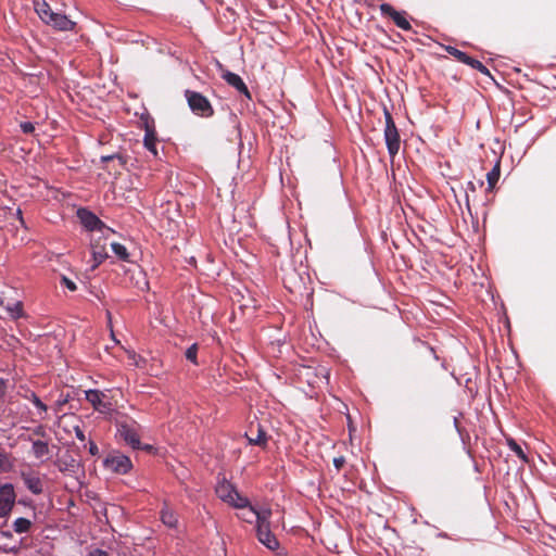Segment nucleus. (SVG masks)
Wrapping results in <instances>:
<instances>
[{"label": "nucleus", "mask_w": 556, "mask_h": 556, "mask_svg": "<svg viewBox=\"0 0 556 556\" xmlns=\"http://www.w3.org/2000/svg\"><path fill=\"white\" fill-rule=\"evenodd\" d=\"M34 8L39 18L58 31H70L76 26V22L63 13L53 11L45 0H34Z\"/></svg>", "instance_id": "f257e3e1"}, {"label": "nucleus", "mask_w": 556, "mask_h": 556, "mask_svg": "<svg viewBox=\"0 0 556 556\" xmlns=\"http://www.w3.org/2000/svg\"><path fill=\"white\" fill-rule=\"evenodd\" d=\"M249 514L251 517H255L258 541L268 549L276 551L279 547V542L270 530L271 509L264 508L257 510L254 507H250Z\"/></svg>", "instance_id": "f03ea898"}, {"label": "nucleus", "mask_w": 556, "mask_h": 556, "mask_svg": "<svg viewBox=\"0 0 556 556\" xmlns=\"http://www.w3.org/2000/svg\"><path fill=\"white\" fill-rule=\"evenodd\" d=\"M117 434L121 439L134 450H150V445H142L140 442V425L132 418L124 414H118L115 418Z\"/></svg>", "instance_id": "7ed1b4c3"}, {"label": "nucleus", "mask_w": 556, "mask_h": 556, "mask_svg": "<svg viewBox=\"0 0 556 556\" xmlns=\"http://www.w3.org/2000/svg\"><path fill=\"white\" fill-rule=\"evenodd\" d=\"M215 492L223 502L228 503L236 508H244L249 506V500L241 496L237 489L226 479H223L217 483Z\"/></svg>", "instance_id": "20e7f679"}, {"label": "nucleus", "mask_w": 556, "mask_h": 556, "mask_svg": "<svg viewBox=\"0 0 556 556\" xmlns=\"http://www.w3.org/2000/svg\"><path fill=\"white\" fill-rule=\"evenodd\" d=\"M185 97L193 114L205 118L212 117L214 115V109L211 102L202 93L192 90H186Z\"/></svg>", "instance_id": "39448f33"}, {"label": "nucleus", "mask_w": 556, "mask_h": 556, "mask_svg": "<svg viewBox=\"0 0 556 556\" xmlns=\"http://www.w3.org/2000/svg\"><path fill=\"white\" fill-rule=\"evenodd\" d=\"M384 118H386V127H384V140L387 144L388 152L390 156L393 159L400 150L401 138L399 130L395 126L393 117L388 109L384 108Z\"/></svg>", "instance_id": "423d86ee"}, {"label": "nucleus", "mask_w": 556, "mask_h": 556, "mask_svg": "<svg viewBox=\"0 0 556 556\" xmlns=\"http://www.w3.org/2000/svg\"><path fill=\"white\" fill-rule=\"evenodd\" d=\"M86 400L91 404L94 410L103 415H111L114 410L113 403L106 393L100 390L85 391Z\"/></svg>", "instance_id": "0eeeda50"}, {"label": "nucleus", "mask_w": 556, "mask_h": 556, "mask_svg": "<svg viewBox=\"0 0 556 556\" xmlns=\"http://www.w3.org/2000/svg\"><path fill=\"white\" fill-rule=\"evenodd\" d=\"M104 467L115 473L125 475L132 468V463L128 456L113 451L105 457Z\"/></svg>", "instance_id": "6e6552de"}, {"label": "nucleus", "mask_w": 556, "mask_h": 556, "mask_svg": "<svg viewBox=\"0 0 556 556\" xmlns=\"http://www.w3.org/2000/svg\"><path fill=\"white\" fill-rule=\"evenodd\" d=\"M16 494L11 483L0 486V517L7 518L15 504Z\"/></svg>", "instance_id": "1a4fd4ad"}, {"label": "nucleus", "mask_w": 556, "mask_h": 556, "mask_svg": "<svg viewBox=\"0 0 556 556\" xmlns=\"http://www.w3.org/2000/svg\"><path fill=\"white\" fill-rule=\"evenodd\" d=\"M21 478L33 494L39 495L43 492V480L40 472L29 468L21 471Z\"/></svg>", "instance_id": "9d476101"}, {"label": "nucleus", "mask_w": 556, "mask_h": 556, "mask_svg": "<svg viewBox=\"0 0 556 556\" xmlns=\"http://www.w3.org/2000/svg\"><path fill=\"white\" fill-rule=\"evenodd\" d=\"M380 12L382 15L390 17L399 28H401L403 30L412 29V25L406 20L405 13L396 11L391 4H389V3L380 4Z\"/></svg>", "instance_id": "9b49d317"}, {"label": "nucleus", "mask_w": 556, "mask_h": 556, "mask_svg": "<svg viewBox=\"0 0 556 556\" xmlns=\"http://www.w3.org/2000/svg\"><path fill=\"white\" fill-rule=\"evenodd\" d=\"M222 77L228 85L233 87L237 91L244 94L248 99H251V93L247 85L238 74L232 73L230 71H225Z\"/></svg>", "instance_id": "f8f14e48"}, {"label": "nucleus", "mask_w": 556, "mask_h": 556, "mask_svg": "<svg viewBox=\"0 0 556 556\" xmlns=\"http://www.w3.org/2000/svg\"><path fill=\"white\" fill-rule=\"evenodd\" d=\"M77 214L81 224L88 230H96L103 226V223L100 220V218L86 208L78 210Z\"/></svg>", "instance_id": "ddd939ff"}, {"label": "nucleus", "mask_w": 556, "mask_h": 556, "mask_svg": "<svg viewBox=\"0 0 556 556\" xmlns=\"http://www.w3.org/2000/svg\"><path fill=\"white\" fill-rule=\"evenodd\" d=\"M245 437L251 445H257L261 447H265L267 445L268 437L266 431L257 425L256 434H253V427L251 426L249 432L245 433Z\"/></svg>", "instance_id": "4468645a"}, {"label": "nucleus", "mask_w": 556, "mask_h": 556, "mask_svg": "<svg viewBox=\"0 0 556 556\" xmlns=\"http://www.w3.org/2000/svg\"><path fill=\"white\" fill-rule=\"evenodd\" d=\"M156 141H157V139L155 136V131L153 129L147 128L144 139H143V144H144L146 149L148 151H150L154 156L157 155Z\"/></svg>", "instance_id": "2eb2a0df"}, {"label": "nucleus", "mask_w": 556, "mask_h": 556, "mask_svg": "<svg viewBox=\"0 0 556 556\" xmlns=\"http://www.w3.org/2000/svg\"><path fill=\"white\" fill-rule=\"evenodd\" d=\"M31 451L36 458H42L50 453L48 443L40 440L33 441Z\"/></svg>", "instance_id": "dca6fc26"}, {"label": "nucleus", "mask_w": 556, "mask_h": 556, "mask_svg": "<svg viewBox=\"0 0 556 556\" xmlns=\"http://www.w3.org/2000/svg\"><path fill=\"white\" fill-rule=\"evenodd\" d=\"M161 520L164 525H166L170 528L176 527V525H177V517L174 514V511L170 510L168 507H164L161 510Z\"/></svg>", "instance_id": "f3484780"}, {"label": "nucleus", "mask_w": 556, "mask_h": 556, "mask_svg": "<svg viewBox=\"0 0 556 556\" xmlns=\"http://www.w3.org/2000/svg\"><path fill=\"white\" fill-rule=\"evenodd\" d=\"M464 64L469 65L470 67L477 70L483 75L490 76V71L486 68L485 65H483L479 60H476L468 54H466V59L463 61Z\"/></svg>", "instance_id": "a211bd4d"}, {"label": "nucleus", "mask_w": 556, "mask_h": 556, "mask_svg": "<svg viewBox=\"0 0 556 556\" xmlns=\"http://www.w3.org/2000/svg\"><path fill=\"white\" fill-rule=\"evenodd\" d=\"M500 176H501V165H500V161H497L496 164L494 165V167L486 174V180H488V185H489L490 189L494 188V186L496 185V182L500 179Z\"/></svg>", "instance_id": "6ab92c4d"}, {"label": "nucleus", "mask_w": 556, "mask_h": 556, "mask_svg": "<svg viewBox=\"0 0 556 556\" xmlns=\"http://www.w3.org/2000/svg\"><path fill=\"white\" fill-rule=\"evenodd\" d=\"M31 527V521L27 518L20 517L13 522V529L16 533L28 532Z\"/></svg>", "instance_id": "aec40b11"}, {"label": "nucleus", "mask_w": 556, "mask_h": 556, "mask_svg": "<svg viewBox=\"0 0 556 556\" xmlns=\"http://www.w3.org/2000/svg\"><path fill=\"white\" fill-rule=\"evenodd\" d=\"M112 251L115 253V255L122 260V261H129V253L126 249V247L118 242H113L111 244Z\"/></svg>", "instance_id": "412c9836"}, {"label": "nucleus", "mask_w": 556, "mask_h": 556, "mask_svg": "<svg viewBox=\"0 0 556 556\" xmlns=\"http://www.w3.org/2000/svg\"><path fill=\"white\" fill-rule=\"evenodd\" d=\"M127 356L128 359L131 362V365H134L137 368H144L147 364V359L144 357L137 354L135 351H127Z\"/></svg>", "instance_id": "4be33fe9"}, {"label": "nucleus", "mask_w": 556, "mask_h": 556, "mask_svg": "<svg viewBox=\"0 0 556 556\" xmlns=\"http://www.w3.org/2000/svg\"><path fill=\"white\" fill-rule=\"evenodd\" d=\"M12 468L13 462L11 457L7 453L0 451V471L9 472Z\"/></svg>", "instance_id": "5701e85b"}, {"label": "nucleus", "mask_w": 556, "mask_h": 556, "mask_svg": "<svg viewBox=\"0 0 556 556\" xmlns=\"http://www.w3.org/2000/svg\"><path fill=\"white\" fill-rule=\"evenodd\" d=\"M507 445L521 460L526 463L528 462L527 455L525 454L523 450L514 439H508Z\"/></svg>", "instance_id": "b1692460"}, {"label": "nucleus", "mask_w": 556, "mask_h": 556, "mask_svg": "<svg viewBox=\"0 0 556 556\" xmlns=\"http://www.w3.org/2000/svg\"><path fill=\"white\" fill-rule=\"evenodd\" d=\"M92 256L96 262L93 267H97L108 257V254L104 252L103 248L93 247Z\"/></svg>", "instance_id": "393cba45"}, {"label": "nucleus", "mask_w": 556, "mask_h": 556, "mask_svg": "<svg viewBox=\"0 0 556 556\" xmlns=\"http://www.w3.org/2000/svg\"><path fill=\"white\" fill-rule=\"evenodd\" d=\"M444 50L452 56H454L458 62L463 63V61L466 59L465 52L458 50L457 48L453 46H445Z\"/></svg>", "instance_id": "a878e982"}, {"label": "nucleus", "mask_w": 556, "mask_h": 556, "mask_svg": "<svg viewBox=\"0 0 556 556\" xmlns=\"http://www.w3.org/2000/svg\"><path fill=\"white\" fill-rule=\"evenodd\" d=\"M118 161L121 166H124L126 164V157L123 154H111V155H103L101 156L102 163Z\"/></svg>", "instance_id": "bb28decb"}, {"label": "nucleus", "mask_w": 556, "mask_h": 556, "mask_svg": "<svg viewBox=\"0 0 556 556\" xmlns=\"http://www.w3.org/2000/svg\"><path fill=\"white\" fill-rule=\"evenodd\" d=\"M197 354H198V345L194 343L190 348L187 349L185 355L188 361H190L191 363L197 365L198 364Z\"/></svg>", "instance_id": "cd10ccee"}, {"label": "nucleus", "mask_w": 556, "mask_h": 556, "mask_svg": "<svg viewBox=\"0 0 556 556\" xmlns=\"http://www.w3.org/2000/svg\"><path fill=\"white\" fill-rule=\"evenodd\" d=\"M61 285L66 287L72 292L77 290L76 283L73 280H71L70 278H67L66 276L61 277Z\"/></svg>", "instance_id": "c85d7f7f"}, {"label": "nucleus", "mask_w": 556, "mask_h": 556, "mask_svg": "<svg viewBox=\"0 0 556 556\" xmlns=\"http://www.w3.org/2000/svg\"><path fill=\"white\" fill-rule=\"evenodd\" d=\"M21 129L24 134H31L35 130V126L30 122H25L21 124Z\"/></svg>", "instance_id": "c756f323"}, {"label": "nucleus", "mask_w": 556, "mask_h": 556, "mask_svg": "<svg viewBox=\"0 0 556 556\" xmlns=\"http://www.w3.org/2000/svg\"><path fill=\"white\" fill-rule=\"evenodd\" d=\"M345 465V457L339 456L333 458V466L338 471L342 469V467Z\"/></svg>", "instance_id": "7c9ffc66"}, {"label": "nucleus", "mask_w": 556, "mask_h": 556, "mask_svg": "<svg viewBox=\"0 0 556 556\" xmlns=\"http://www.w3.org/2000/svg\"><path fill=\"white\" fill-rule=\"evenodd\" d=\"M10 311L13 313V317L15 318H18L23 315V306L20 302L16 303L13 308H10Z\"/></svg>", "instance_id": "2f4dec72"}, {"label": "nucleus", "mask_w": 556, "mask_h": 556, "mask_svg": "<svg viewBox=\"0 0 556 556\" xmlns=\"http://www.w3.org/2000/svg\"><path fill=\"white\" fill-rule=\"evenodd\" d=\"M250 507H253V506L249 504V506H248V507H244V508H243V509H247V510H245V511H243V513L239 516L242 520H244V521H247V522H252V521H253V519L255 518V517H251V515L249 514V509H250Z\"/></svg>", "instance_id": "473e14b6"}, {"label": "nucleus", "mask_w": 556, "mask_h": 556, "mask_svg": "<svg viewBox=\"0 0 556 556\" xmlns=\"http://www.w3.org/2000/svg\"><path fill=\"white\" fill-rule=\"evenodd\" d=\"M33 397H34L33 403L35 404V406L38 407L39 409H41L42 412H47V409H48L47 405L43 404L41 402V400L38 396H36L35 394L33 395Z\"/></svg>", "instance_id": "72a5a7b5"}, {"label": "nucleus", "mask_w": 556, "mask_h": 556, "mask_svg": "<svg viewBox=\"0 0 556 556\" xmlns=\"http://www.w3.org/2000/svg\"><path fill=\"white\" fill-rule=\"evenodd\" d=\"M74 431H75V435L76 438L81 441V442H85L86 441V435L84 433V431L80 429L79 426H75L74 427Z\"/></svg>", "instance_id": "f704fd0d"}, {"label": "nucleus", "mask_w": 556, "mask_h": 556, "mask_svg": "<svg viewBox=\"0 0 556 556\" xmlns=\"http://www.w3.org/2000/svg\"><path fill=\"white\" fill-rule=\"evenodd\" d=\"M89 453L92 456H96L99 454V447L93 441H89Z\"/></svg>", "instance_id": "c9c22d12"}, {"label": "nucleus", "mask_w": 556, "mask_h": 556, "mask_svg": "<svg viewBox=\"0 0 556 556\" xmlns=\"http://www.w3.org/2000/svg\"><path fill=\"white\" fill-rule=\"evenodd\" d=\"M89 556H110L108 552L103 551V549H93L89 553Z\"/></svg>", "instance_id": "e433bc0d"}, {"label": "nucleus", "mask_w": 556, "mask_h": 556, "mask_svg": "<svg viewBox=\"0 0 556 556\" xmlns=\"http://www.w3.org/2000/svg\"><path fill=\"white\" fill-rule=\"evenodd\" d=\"M5 392V381L0 379V395H3Z\"/></svg>", "instance_id": "4c0bfd02"}, {"label": "nucleus", "mask_w": 556, "mask_h": 556, "mask_svg": "<svg viewBox=\"0 0 556 556\" xmlns=\"http://www.w3.org/2000/svg\"><path fill=\"white\" fill-rule=\"evenodd\" d=\"M3 534H4L5 536H11V533H10V532H3Z\"/></svg>", "instance_id": "58836bf2"}, {"label": "nucleus", "mask_w": 556, "mask_h": 556, "mask_svg": "<svg viewBox=\"0 0 556 556\" xmlns=\"http://www.w3.org/2000/svg\"><path fill=\"white\" fill-rule=\"evenodd\" d=\"M2 304V299L0 298V305Z\"/></svg>", "instance_id": "ea45409f"}]
</instances>
